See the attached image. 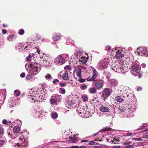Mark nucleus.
Instances as JSON below:
<instances>
[{
    "instance_id": "0e129e2a",
    "label": "nucleus",
    "mask_w": 148,
    "mask_h": 148,
    "mask_svg": "<svg viewBox=\"0 0 148 148\" xmlns=\"http://www.w3.org/2000/svg\"><path fill=\"white\" fill-rule=\"evenodd\" d=\"M2 26L3 27H8V26L6 25H5V24H3L2 25Z\"/></svg>"
},
{
    "instance_id": "a211bd4d",
    "label": "nucleus",
    "mask_w": 148,
    "mask_h": 148,
    "mask_svg": "<svg viewBox=\"0 0 148 148\" xmlns=\"http://www.w3.org/2000/svg\"><path fill=\"white\" fill-rule=\"evenodd\" d=\"M97 77V76L93 75L91 78L90 79V78H88L87 79V80L88 81L92 82L95 81Z\"/></svg>"
},
{
    "instance_id": "a18cd8bd",
    "label": "nucleus",
    "mask_w": 148,
    "mask_h": 148,
    "mask_svg": "<svg viewBox=\"0 0 148 148\" xmlns=\"http://www.w3.org/2000/svg\"><path fill=\"white\" fill-rule=\"evenodd\" d=\"M134 146L132 145L127 146L125 147V148H133Z\"/></svg>"
},
{
    "instance_id": "2f4dec72",
    "label": "nucleus",
    "mask_w": 148,
    "mask_h": 148,
    "mask_svg": "<svg viewBox=\"0 0 148 148\" xmlns=\"http://www.w3.org/2000/svg\"><path fill=\"white\" fill-rule=\"evenodd\" d=\"M133 140H134L135 141H139L141 142L143 141V140L142 138H134L132 139Z\"/></svg>"
},
{
    "instance_id": "a878e982",
    "label": "nucleus",
    "mask_w": 148,
    "mask_h": 148,
    "mask_svg": "<svg viewBox=\"0 0 148 148\" xmlns=\"http://www.w3.org/2000/svg\"><path fill=\"white\" fill-rule=\"evenodd\" d=\"M24 30L23 29H21L19 31L18 34L20 35H23L24 34Z\"/></svg>"
},
{
    "instance_id": "f03ea898",
    "label": "nucleus",
    "mask_w": 148,
    "mask_h": 148,
    "mask_svg": "<svg viewBox=\"0 0 148 148\" xmlns=\"http://www.w3.org/2000/svg\"><path fill=\"white\" fill-rule=\"evenodd\" d=\"M110 105L108 103H103L101 105L99 110L100 111L103 112H108L109 111Z\"/></svg>"
},
{
    "instance_id": "6e6d98bb",
    "label": "nucleus",
    "mask_w": 148,
    "mask_h": 148,
    "mask_svg": "<svg viewBox=\"0 0 148 148\" xmlns=\"http://www.w3.org/2000/svg\"><path fill=\"white\" fill-rule=\"evenodd\" d=\"M79 147L77 146H73L71 147V148H79Z\"/></svg>"
},
{
    "instance_id": "ea45409f",
    "label": "nucleus",
    "mask_w": 148,
    "mask_h": 148,
    "mask_svg": "<svg viewBox=\"0 0 148 148\" xmlns=\"http://www.w3.org/2000/svg\"><path fill=\"white\" fill-rule=\"evenodd\" d=\"M4 133V130L3 129H0V136L3 135Z\"/></svg>"
},
{
    "instance_id": "4468645a",
    "label": "nucleus",
    "mask_w": 148,
    "mask_h": 148,
    "mask_svg": "<svg viewBox=\"0 0 148 148\" xmlns=\"http://www.w3.org/2000/svg\"><path fill=\"white\" fill-rule=\"evenodd\" d=\"M115 100L118 102H122L124 101V99L120 96H117L115 97Z\"/></svg>"
},
{
    "instance_id": "f8f14e48",
    "label": "nucleus",
    "mask_w": 148,
    "mask_h": 148,
    "mask_svg": "<svg viewBox=\"0 0 148 148\" xmlns=\"http://www.w3.org/2000/svg\"><path fill=\"white\" fill-rule=\"evenodd\" d=\"M88 60L87 58H86L85 57H82L79 60L83 64H85L86 63L87 61Z\"/></svg>"
},
{
    "instance_id": "4d7b16f0",
    "label": "nucleus",
    "mask_w": 148,
    "mask_h": 148,
    "mask_svg": "<svg viewBox=\"0 0 148 148\" xmlns=\"http://www.w3.org/2000/svg\"><path fill=\"white\" fill-rule=\"evenodd\" d=\"M113 148H121L120 146H114Z\"/></svg>"
},
{
    "instance_id": "8fccbe9b",
    "label": "nucleus",
    "mask_w": 148,
    "mask_h": 148,
    "mask_svg": "<svg viewBox=\"0 0 148 148\" xmlns=\"http://www.w3.org/2000/svg\"><path fill=\"white\" fill-rule=\"evenodd\" d=\"M70 66L69 65H67L65 66L64 69H70Z\"/></svg>"
},
{
    "instance_id": "39448f33",
    "label": "nucleus",
    "mask_w": 148,
    "mask_h": 148,
    "mask_svg": "<svg viewBox=\"0 0 148 148\" xmlns=\"http://www.w3.org/2000/svg\"><path fill=\"white\" fill-rule=\"evenodd\" d=\"M29 66L34 69L33 71L35 72H37L38 70V67L37 66V63L36 62H31L29 65Z\"/></svg>"
},
{
    "instance_id": "052dcab7",
    "label": "nucleus",
    "mask_w": 148,
    "mask_h": 148,
    "mask_svg": "<svg viewBox=\"0 0 148 148\" xmlns=\"http://www.w3.org/2000/svg\"><path fill=\"white\" fill-rule=\"evenodd\" d=\"M88 140H82L81 141V142L82 143H83V142H88Z\"/></svg>"
},
{
    "instance_id": "603ef678",
    "label": "nucleus",
    "mask_w": 148,
    "mask_h": 148,
    "mask_svg": "<svg viewBox=\"0 0 148 148\" xmlns=\"http://www.w3.org/2000/svg\"><path fill=\"white\" fill-rule=\"evenodd\" d=\"M14 37V35H10L9 36L8 38L9 39H12Z\"/></svg>"
},
{
    "instance_id": "423d86ee",
    "label": "nucleus",
    "mask_w": 148,
    "mask_h": 148,
    "mask_svg": "<svg viewBox=\"0 0 148 148\" xmlns=\"http://www.w3.org/2000/svg\"><path fill=\"white\" fill-rule=\"evenodd\" d=\"M103 90L104 92L102 96L106 98L108 97L111 94L110 89L108 88H105Z\"/></svg>"
},
{
    "instance_id": "412c9836",
    "label": "nucleus",
    "mask_w": 148,
    "mask_h": 148,
    "mask_svg": "<svg viewBox=\"0 0 148 148\" xmlns=\"http://www.w3.org/2000/svg\"><path fill=\"white\" fill-rule=\"evenodd\" d=\"M81 70L79 69L76 71V75L77 76L79 77L81 76Z\"/></svg>"
},
{
    "instance_id": "864d4df0",
    "label": "nucleus",
    "mask_w": 148,
    "mask_h": 148,
    "mask_svg": "<svg viewBox=\"0 0 148 148\" xmlns=\"http://www.w3.org/2000/svg\"><path fill=\"white\" fill-rule=\"evenodd\" d=\"M130 144V143L129 142H125L124 143V145H129Z\"/></svg>"
},
{
    "instance_id": "e2e57ef3",
    "label": "nucleus",
    "mask_w": 148,
    "mask_h": 148,
    "mask_svg": "<svg viewBox=\"0 0 148 148\" xmlns=\"http://www.w3.org/2000/svg\"><path fill=\"white\" fill-rule=\"evenodd\" d=\"M26 59L27 61H30L31 60V59L28 57H27L26 58Z\"/></svg>"
},
{
    "instance_id": "a19ab883",
    "label": "nucleus",
    "mask_w": 148,
    "mask_h": 148,
    "mask_svg": "<svg viewBox=\"0 0 148 148\" xmlns=\"http://www.w3.org/2000/svg\"><path fill=\"white\" fill-rule=\"evenodd\" d=\"M60 89L62 91V94H64L65 93L66 91L65 89H64L62 88H60Z\"/></svg>"
},
{
    "instance_id": "680f3d73",
    "label": "nucleus",
    "mask_w": 148,
    "mask_h": 148,
    "mask_svg": "<svg viewBox=\"0 0 148 148\" xmlns=\"http://www.w3.org/2000/svg\"><path fill=\"white\" fill-rule=\"evenodd\" d=\"M29 47L28 46H27L25 47L24 49H25L27 50V49H29Z\"/></svg>"
},
{
    "instance_id": "774afa93",
    "label": "nucleus",
    "mask_w": 148,
    "mask_h": 148,
    "mask_svg": "<svg viewBox=\"0 0 148 148\" xmlns=\"http://www.w3.org/2000/svg\"><path fill=\"white\" fill-rule=\"evenodd\" d=\"M108 47V49H111V47H110V46H108V47Z\"/></svg>"
},
{
    "instance_id": "9d476101",
    "label": "nucleus",
    "mask_w": 148,
    "mask_h": 148,
    "mask_svg": "<svg viewBox=\"0 0 148 148\" xmlns=\"http://www.w3.org/2000/svg\"><path fill=\"white\" fill-rule=\"evenodd\" d=\"M109 82L110 83L111 86H116L117 85V80L114 79H112L109 80Z\"/></svg>"
},
{
    "instance_id": "4be33fe9",
    "label": "nucleus",
    "mask_w": 148,
    "mask_h": 148,
    "mask_svg": "<svg viewBox=\"0 0 148 148\" xmlns=\"http://www.w3.org/2000/svg\"><path fill=\"white\" fill-rule=\"evenodd\" d=\"M75 104V103H73V102L72 101H71V102H70V101L67 102L66 103V105H69V106H70V107H71L72 106H74L75 107V105L74 106Z\"/></svg>"
},
{
    "instance_id": "58836bf2",
    "label": "nucleus",
    "mask_w": 148,
    "mask_h": 148,
    "mask_svg": "<svg viewBox=\"0 0 148 148\" xmlns=\"http://www.w3.org/2000/svg\"><path fill=\"white\" fill-rule=\"evenodd\" d=\"M85 80V79H82L81 78H79L78 81L81 83H83L84 82Z\"/></svg>"
},
{
    "instance_id": "7ed1b4c3",
    "label": "nucleus",
    "mask_w": 148,
    "mask_h": 148,
    "mask_svg": "<svg viewBox=\"0 0 148 148\" xmlns=\"http://www.w3.org/2000/svg\"><path fill=\"white\" fill-rule=\"evenodd\" d=\"M104 83L103 80L100 79L95 83V85L98 89H100L103 86Z\"/></svg>"
},
{
    "instance_id": "6ab92c4d",
    "label": "nucleus",
    "mask_w": 148,
    "mask_h": 148,
    "mask_svg": "<svg viewBox=\"0 0 148 148\" xmlns=\"http://www.w3.org/2000/svg\"><path fill=\"white\" fill-rule=\"evenodd\" d=\"M108 62L107 61H106L105 60L103 62V63L101 65L102 67L104 68L107 67L108 66Z\"/></svg>"
},
{
    "instance_id": "4c0bfd02",
    "label": "nucleus",
    "mask_w": 148,
    "mask_h": 148,
    "mask_svg": "<svg viewBox=\"0 0 148 148\" xmlns=\"http://www.w3.org/2000/svg\"><path fill=\"white\" fill-rule=\"evenodd\" d=\"M32 76L29 75H27L26 76V79L28 80H29L30 79H32Z\"/></svg>"
},
{
    "instance_id": "c85d7f7f",
    "label": "nucleus",
    "mask_w": 148,
    "mask_h": 148,
    "mask_svg": "<svg viewBox=\"0 0 148 148\" xmlns=\"http://www.w3.org/2000/svg\"><path fill=\"white\" fill-rule=\"evenodd\" d=\"M87 88V86L85 85H83L80 86V88L82 90H84Z\"/></svg>"
},
{
    "instance_id": "0eeeda50",
    "label": "nucleus",
    "mask_w": 148,
    "mask_h": 148,
    "mask_svg": "<svg viewBox=\"0 0 148 148\" xmlns=\"http://www.w3.org/2000/svg\"><path fill=\"white\" fill-rule=\"evenodd\" d=\"M119 110L121 112H123L124 111L126 114V115L130 114V113H129V111H130V113L131 112V110H129V108L126 109H125V108H123L121 106H119Z\"/></svg>"
},
{
    "instance_id": "c9c22d12",
    "label": "nucleus",
    "mask_w": 148,
    "mask_h": 148,
    "mask_svg": "<svg viewBox=\"0 0 148 148\" xmlns=\"http://www.w3.org/2000/svg\"><path fill=\"white\" fill-rule=\"evenodd\" d=\"M16 47H24V45L22 44H21L20 43H18L16 46Z\"/></svg>"
},
{
    "instance_id": "aec40b11",
    "label": "nucleus",
    "mask_w": 148,
    "mask_h": 148,
    "mask_svg": "<svg viewBox=\"0 0 148 148\" xmlns=\"http://www.w3.org/2000/svg\"><path fill=\"white\" fill-rule=\"evenodd\" d=\"M56 100L57 99H56V98H55V99L52 98L50 99V102L53 104H56L57 102Z\"/></svg>"
},
{
    "instance_id": "37998d69",
    "label": "nucleus",
    "mask_w": 148,
    "mask_h": 148,
    "mask_svg": "<svg viewBox=\"0 0 148 148\" xmlns=\"http://www.w3.org/2000/svg\"><path fill=\"white\" fill-rule=\"evenodd\" d=\"M142 53L144 55H147V50H143L142 51Z\"/></svg>"
},
{
    "instance_id": "338daca9",
    "label": "nucleus",
    "mask_w": 148,
    "mask_h": 148,
    "mask_svg": "<svg viewBox=\"0 0 148 148\" xmlns=\"http://www.w3.org/2000/svg\"><path fill=\"white\" fill-rule=\"evenodd\" d=\"M79 147L80 148H86V146H80Z\"/></svg>"
},
{
    "instance_id": "09e8293b",
    "label": "nucleus",
    "mask_w": 148,
    "mask_h": 148,
    "mask_svg": "<svg viewBox=\"0 0 148 148\" xmlns=\"http://www.w3.org/2000/svg\"><path fill=\"white\" fill-rule=\"evenodd\" d=\"M2 33L4 34H5L7 33V31L5 29H3L2 30Z\"/></svg>"
},
{
    "instance_id": "1a4fd4ad",
    "label": "nucleus",
    "mask_w": 148,
    "mask_h": 148,
    "mask_svg": "<svg viewBox=\"0 0 148 148\" xmlns=\"http://www.w3.org/2000/svg\"><path fill=\"white\" fill-rule=\"evenodd\" d=\"M56 59L57 62L61 63L64 62L65 61V58L61 55L57 56Z\"/></svg>"
},
{
    "instance_id": "393cba45",
    "label": "nucleus",
    "mask_w": 148,
    "mask_h": 148,
    "mask_svg": "<svg viewBox=\"0 0 148 148\" xmlns=\"http://www.w3.org/2000/svg\"><path fill=\"white\" fill-rule=\"evenodd\" d=\"M70 139L72 143H74L76 142V139L75 138H72L70 137Z\"/></svg>"
},
{
    "instance_id": "b1692460",
    "label": "nucleus",
    "mask_w": 148,
    "mask_h": 148,
    "mask_svg": "<svg viewBox=\"0 0 148 148\" xmlns=\"http://www.w3.org/2000/svg\"><path fill=\"white\" fill-rule=\"evenodd\" d=\"M45 78L46 79H51L52 78V77L51 75L49 74H48L45 76Z\"/></svg>"
},
{
    "instance_id": "bf43d9fd",
    "label": "nucleus",
    "mask_w": 148,
    "mask_h": 148,
    "mask_svg": "<svg viewBox=\"0 0 148 148\" xmlns=\"http://www.w3.org/2000/svg\"><path fill=\"white\" fill-rule=\"evenodd\" d=\"M37 52L38 53V54H40V49H38V48H37Z\"/></svg>"
},
{
    "instance_id": "f257e3e1",
    "label": "nucleus",
    "mask_w": 148,
    "mask_h": 148,
    "mask_svg": "<svg viewBox=\"0 0 148 148\" xmlns=\"http://www.w3.org/2000/svg\"><path fill=\"white\" fill-rule=\"evenodd\" d=\"M123 62L122 63L116 64L115 66L112 67V69L114 71L119 73H123L127 71V68L123 64Z\"/></svg>"
},
{
    "instance_id": "5fc2aeb1",
    "label": "nucleus",
    "mask_w": 148,
    "mask_h": 148,
    "mask_svg": "<svg viewBox=\"0 0 148 148\" xmlns=\"http://www.w3.org/2000/svg\"><path fill=\"white\" fill-rule=\"evenodd\" d=\"M142 89V88L141 87H138L137 88V91H139L140 90H141Z\"/></svg>"
},
{
    "instance_id": "ddd939ff",
    "label": "nucleus",
    "mask_w": 148,
    "mask_h": 148,
    "mask_svg": "<svg viewBox=\"0 0 148 148\" xmlns=\"http://www.w3.org/2000/svg\"><path fill=\"white\" fill-rule=\"evenodd\" d=\"M20 127L18 126H15L13 129L14 132L15 133H18L20 131Z\"/></svg>"
},
{
    "instance_id": "3c124183",
    "label": "nucleus",
    "mask_w": 148,
    "mask_h": 148,
    "mask_svg": "<svg viewBox=\"0 0 148 148\" xmlns=\"http://www.w3.org/2000/svg\"><path fill=\"white\" fill-rule=\"evenodd\" d=\"M113 140L114 141H116V142H119L120 140L119 139H117L116 138H114L113 139Z\"/></svg>"
},
{
    "instance_id": "79ce46f5",
    "label": "nucleus",
    "mask_w": 148,
    "mask_h": 148,
    "mask_svg": "<svg viewBox=\"0 0 148 148\" xmlns=\"http://www.w3.org/2000/svg\"><path fill=\"white\" fill-rule=\"evenodd\" d=\"M5 143V142L4 140H0V145H3Z\"/></svg>"
},
{
    "instance_id": "f3484780",
    "label": "nucleus",
    "mask_w": 148,
    "mask_h": 148,
    "mask_svg": "<svg viewBox=\"0 0 148 148\" xmlns=\"http://www.w3.org/2000/svg\"><path fill=\"white\" fill-rule=\"evenodd\" d=\"M60 38V35H55L53 36L52 38L53 40L55 41L59 40Z\"/></svg>"
},
{
    "instance_id": "2eb2a0df",
    "label": "nucleus",
    "mask_w": 148,
    "mask_h": 148,
    "mask_svg": "<svg viewBox=\"0 0 148 148\" xmlns=\"http://www.w3.org/2000/svg\"><path fill=\"white\" fill-rule=\"evenodd\" d=\"M89 92L90 94H95L97 92V90L95 88L92 87L89 88Z\"/></svg>"
},
{
    "instance_id": "f704fd0d",
    "label": "nucleus",
    "mask_w": 148,
    "mask_h": 148,
    "mask_svg": "<svg viewBox=\"0 0 148 148\" xmlns=\"http://www.w3.org/2000/svg\"><path fill=\"white\" fill-rule=\"evenodd\" d=\"M59 82V79H54L53 82L52 83L53 84H55L56 82Z\"/></svg>"
},
{
    "instance_id": "c03bdc74",
    "label": "nucleus",
    "mask_w": 148,
    "mask_h": 148,
    "mask_svg": "<svg viewBox=\"0 0 148 148\" xmlns=\"http://www.w3.org/2000/svg\"><path fill=\"white\" fill-rule=\"evenodd\" d=\"M95 142H93L92 141H91L89 142V144L90 145H96V144H95Z\"/></svg>"
},
{
    "instance_id": "9b49d317",
    "label": "nucleus",
    "mask_w": 148,
    "mask_h": 148,
    "mask_svg": "<svg viewBox=\"0 0 148 148\" xmlns=\"http://www.w3.org/2000/svg\"><path fill=\"white\" fill-rule=\"evenodd\" d=\"M114 51H115L114 52L116 53L115 56L116 58H120L122 57L123 56L122 54H121V52H120L119 51H117L116 49H115L114 50Z\"/></svg>"
},
{
    "instance_id": "69168bd1",
    "label": "nucleus",
    "mask_w": 148,
    "mask_h": 148,
    "mask_svg": "<svg viewBox=\"0 0 148 148\" xmlns=\"http://www.w3.org/2000/svg\"><path fill=\"white\" fill-rule=\"evenodd\" d=\"M127 136H130L132 135V133H128L127 134Z\"/></svg>"
},
{
    "instance_id": "c756f323",
    "label": "nucleus",
    "mask_w": 148,
    "mask_h": 148,
    "mask_svg": "<svg viewBox=\"0 0 148 148\" xmlns=\"http://www.w3.org/2000/svg\"><path fill=\"white\" fill-rule=\"evenodd\" d=\"M59 85L62 87L65 86L66 85V83L65 82L64 83H63L61 82L59 83Z\"/></svg>"
},
{
    "instance_id": "dca6fc26",
    "label": "nucleus",
    "mask_w": 148,
    "mask_h": 148,
    "mask_svg": "<svg viewBox=\"0 0 148 148\" xmlns=\"http://www.w3.org/2000/svg\"><path fill=\"white\" fill-rule=\"evenodd\" d=\"M62 79L64 80H67L68 79V74L66 71L63 74L62 76Z\"/></svg>"
},
{
    "instance_id": "49530a36",
    "label": "nucleus",
    "mask_w": 148,
    "mask_h": 148,
    "mask_svg": "<svg viewBox=\"0 0 148 148\" xmlns=\"http://www.w3.org/2000/svg\"><path fill=\"white\" fill-rule=\"evenodd\" d=\"M25 76V73H23L20 74V77H24Z\"/></svg>"
},
{
    "instance_id": "de8ad7c7",
    "label": "nucleus",
    "mask_w": 148,
    "mask_h": 148,
    "mask_svg": "<svg viewBox=\"0 0 148 148\" xmlns=\"http://www.w3.org/2000/svg\"><path fill=\"white\" fill-rule=\"evenodd\" d=\"M2 123L3 124L6 125V123H7V121L5 119L3 120L2 121Z\"/></svg>"
},
{
    "instance_id": "72a5a7b5",
    "label": "nucleus",
    "mask_w": 148,
    "mask_h": 148,
    "mask_svg": "<svg viewBox=\"0 0 148 148\" xmlns=\"http://www.w3.org/2000/svg\"><path fill=\"white\" fill-rule=\"evenodd\" d=\"M110 129L108 128H107V127L106 128H104L102 129L101 130V132H106L107 131L109 130Z\"/></svg>"
},
{
    "instance_id": "13d9d810",
    "label": "nucleus",
    "mask_w": 148,
    "mask_h": 148,
    "mask_svg": "<svg viewBox=\"0 0 148 148\" xmlns=\"http://www.w3.org/2000/svg\"><path fill=\"white\" fill-rule=\"evenodd\" d=\"M94 148H101V147L99 146H96L93 147Z\"/></svg>"
},
{
    "instance_id": "5701e85b",
    "label": "nucleus",
    "mask_w": 148,
    "mask_h": 148,
    "mask_svg": "<svg viewBox=\"0 0 148 148\" xmlns=\"http://www.w3.org/2000/svg\"><path fill=\"white\" fill-rule=\"evenodd\" d=\"M28 99L29 100V101L32 103H36V101H35V97H34L33 98H31V97H29L28 98Z\"/></svg>"
},
{
    "instance_id": "6e6552de",
    "label": "nucleus",
    "mask_w": 148,
    "mask_h": 148,
    "mask_svg": "<svg viewBox=\"0 0 148 148\" xmlns=\"http://www.w3.org/2000/svg\"><path fill=\"white\" fill-rule=\"evenodd\" d=\"M25 141L24 139L22 138H19L18 142L17 143V145L18 146L20 147L21 146H26V143H24Z\"/></svg>"
},
{
    "instance_id": "20e7f679",
    "label": "nucleus",
    "mask_w": 148,
    "mask_h": 148,
    "mask_svg": "<svg viewBox=\"0 0 148 148\" xmlns=\"http://www.w3.org/2000/svg\"><path fill=\"white\" fill-rule=\"evenodd\" d=\"M140 66L138 64L136 63L133 64L131 66L132 69L134 72H136L138 73L140 70Z\"/></svg>"
},
{
    "instance_id": "bb28decb",
    "label": "nucleus",
    "mask_w": 148,
    "mask_h": 148,
    "mask_svg": "<svg viewBox=\"0 0 148 148\" xmlns=\"http://www.w3.org/2000/svg\"><path fill=\"white\" fill-rule=\"evenodd\" d=\"M93 75L97 77L98 76V72L95 69L93 68Z\"/></svg>"
},
{
    "instance_id": "473e14b6",
    "label": "nucleus",
    "mask_w": 148,
    "mask_h": 148,
    "mask_svg": "<svg viewBox=\"0 0 148 148\" xmlns=\"http://www.w3.org/2000/svg\"><path fill=\"white\" fill-rule=\"evenodd\" d=\"M14 92L17 96H19L20 94V92L16 90L14 91Z\"/></svg>"
},
{
    "instance_id": "7c9ffc66",
    "label": "nucleus",
    "mask_w": 148,
    "mask_h": 148,
    "mask_svg": "<svg viewBox=\"0 0 148 148\" xmlns=\"http://www.w3.org/2000/svg\"><path fill=\"white\" fill-rule=\"evenodd\" d=\"M58 115L57 113H55L53 114L52 117L53 119H56L58 117Z\"/></svg>"
},
{
    "instance_id": "cd10ccee",
    "label": "nucleus",
    "mask_w": 148,
    "mask_h": 148,
    "mask_svg": "<svg viewBox=\"0 0 148 148\" xmlns=\"http://www.w3.org/2000/svg\"><path fill=\"white\" fill-rule=\"evenodd\" d=\"M93 75L97 77L98 76V72L95 69L93 68Z\"/></svg>"
},
{
    "instance_id": "e433bc0d",
    "label": "nucleus",
    "mask_w": 148,
    "mask_h": 148,
    "mask_svg": "<svg viewBox=\"0 0 148 148\" xmlns=\"http://www.w3.org/2000/svg\"><path fill=\"white\" fill-rule=\"evenodd\" d=\"M82 97V98L83 100L84 101H85L86 100H87L88 99L87 97L86 96Z\"/></svg>"
}]
</instances>
